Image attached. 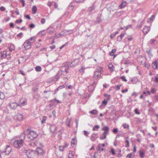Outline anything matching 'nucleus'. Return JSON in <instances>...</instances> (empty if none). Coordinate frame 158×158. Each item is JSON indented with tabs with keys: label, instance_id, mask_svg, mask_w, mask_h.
<instances>
[{
	"label": "nucleus",
	"instance_id": "f257e3e1",
	"mask_svg": "<svg viewBox=\"0 0 158 158\" xmlns=\"http://www.w3.org/2000/svg\"><path fill=\"white\" fill-rule=\"evenodd\" d=\"M73 63L74 62L65 63L62 66L61 69L59 70L57 73L54 77L56 79V80L58 81L60 76L64 75L68 73L69 68L74 66L76 65L73 64Z\"/></svg>",
	"mask_w": 158,
	"mask_h": 158
},
{
	"label": "nucleus",
	"instance_id": "f03ea898",
	"mask_svg": "<svg viewBox=\"0 0 158 158\" xmlns=\"http://www.w3.org/2000/svg\"><path fill=\"white\" fill-rule=\"evenodd\" d=\"M25 134L23 133L20 135L15 137L13 139V145L16 148L19 149L23 145L25 140Z\"/></svg>",
	"mask_w": 158,
	"mask_h": 158
},
{
	"label": "nucleus",
	"instance_id": "7ed1b4c3",
	"mask_svg": "<svg viewBox=\"0 0 158 158\" xmlns=\"http://www.w3.org/2000/svg\"><path fill=\"white\" fill-rule=\"evenodd\" d=\"M102 71V68L100 67H97L96 70L94 73L93 75L94 78L95 79H97L100 77Z\"/></svg>",
	"mask_w": 158,
	"mask_h": 158
},
{
	"label": "nucleus",
	"instance_id": "20e7f679",
	"mask_svg": "<svg viewBox=\"0 0 158 158\" xmlns=\"http://www.w3.org/2000/svg\"><path fill=\"white\" fill-rule=\"evenodd\" d=\"M38 134L35 131H31L27 135V137L32 140L37 138Z\"/></svg>",
	"mask_w": 158,
	"mask_h": 158
},
{
	"label": "nucleus",
	"instance_id": "39448f33",
	"mask_svg": "<svg viewBox=\"0 0 158 158\" xmlns=\"http://www.w3.org/2000/svg\"><path fill=\"white\" fill-rule=\"evenodd\" d=\"M23 152L25 154L26 156L28 157L32 156L34 153V152L30 149H28L27 148H25L22 149Z\"/></svg>",
	"mask_w": 158,
	"mask_h": 158
},
{
	"label": "nucleus",
	"instance_id": "423d86ee",
	"mask_svg": "<svg viewBox=\"0 0 158 158\" xmlns=\"http://www.w3.org/2000/svg\"><path fill=\"white\" fill-rule=\"evenodd\" d=\"M11 150V148L9 146H6V148L5 150L4 151L2 152V156H5V155H8Z\"/></svg>",
	"mask_w": 158,
	"mask_h": 158
},
{
	"label": "nucleus",
	"instance_id": "0eeeda50",
	"mask_svg": "<svg viewBox=\"0 0 158 158\" xmlns=\"http://www.w3.org/2000/svg\"><path fill=\"white\" fill-rule=\"evenodd\" d=\"M102 130L104 131V132L102 133V135H104V136L103 138H101V139H105L106 138L107 135L108 134V132L109 131V127L107 126H105L102 128Z\"/></svg>",
	"mask_w": 158,
	"mask_h": 158
},
{
	"label": "nucleus",
	"instance_id": "6e6552de",
	"mask_svg": "<svg viewBox=\"0 0 158 158\" xmlns=\"http://www.w3.org/2000/svg\"><path fill=\"white\" fill-rule=\"evenodd\" d=\"M23 46L26 49H28L31 47V42L27 40H26L23 44Z\"/></svg>",
	"mask_w": 158,
	"mask_h": 158
},
{
	"label": "nucleus",
	"instance_id": "1a4fd4ad",
	"mask_svg": "<svg viewBox=\"0 0 158 158\" xmlns=\"http://www.w3.org/2000/svg\"><path fill=\"white\" fill-rule=\"evenodd\" d=\"M50 102L51 103V104H49L48 106L49 107H52V106L56 105V104L61 103V101L56 99L51 100Z\"/></svg>",
	"mask_w": 158,
	"mask_h": 158
},
{
	"label": "nucleus",
	"instance_id": "9d476101",
	"mask_svg": "<svg viewBox=\"0 0 158 158\" xmlns=\"http://www.w3.org/2000/svg\"><path fill=\"white\" fill-rule=\"evenodd\" d=\"M9 106L11 109L15 110L19 106V104L15 102H10L9 104Z\"/></svg>",
	"mask_w": 158,
	"mask_h": 158
},
{
	"label": "nucleus",
	"instance_id": "9b49d317",
	"mask_svg": "<svg viewBox=\"0 0 158 158\" xmlns=\"http://www.w3.org/2000/svg\"><path fill=\"white\" fill-rule=\"evenodd\" d=\"M19 106H24L27 104V101L24 98H22L19 102Z\"/></svg>",
	"mask_w": 158,
	"mask_h": 158
},
{
	"label": "nucleus",
	"instance_id": "f8f14e48",
	"mask_svg": "<svg viewBox=\"0 0 158 158\" xmlns=\"http://www.w3.org/2000/svg\"><path fill=\"white\" fill-rule=\"evenodd\" d=\"M57 129L56 127L54 125H50V130L52 133L55 134Z\"/></svg>",
	"mask_w": 158,
	"mask_h": 158
},
{
	"label": "nucleus",
	"instance_id": "ddd939ff",
	"mask_svg": "<svg viewBox=\"0 0 158 158\" xmlns=\"http://www.w3.org/2000/svg\"><path fill=\"white\" fill-rule=\"evenodd\" d=\"M152 67L153 69L158 70V60H156L152 63Z\"/></svg>",
	"mask_w": 158,
	"mask_h": 158
},
{
	"label": "nucleus",
	"instance_id": "4468645a",
	"mask_svg": "<svg viewBox=\"0 0 158 158\" xmlns=\"http://www.w3.org/2000/svg\"><path fill=\"white\" fill-rule=\"evenodd\" d=\"M36 152L37 153L40 155H43L45 153V151L40 147L36 148Z\"/></svg>",
	"mask_w": 158,
	"mask_h": 158
},
{
	"label": "nucleus",
	"instance_id": "2eb2a0df",
	"mask_svg": "<svg viewBox=\"0 0 158 158\" xmlns=\"http://www.w3.org/2000/svg\"><path fill=\"white\" fill-rule=\"evenodd\" d=\"M6 51H4L3 52H0V59L2 60L3 58H5L6 57Z\"/></svg>",
	"mask_w": 158,
	"mask_h": 158
},
{
	"label": "nucleus",
	"instance_id": "dca6fc26",
	"mask_svg": "<svg viewBox=\"0 0 158 158\" xmlns=\"http://www.w3.org/2000/svg\"><path fill=\"white\" fill-rule=\"evenodd\" d=\"M97 135V133H93L91 135L90 138L91 140L93 141H95L98 137Z\"/></svg>",
	"mask_w": 158,
	"mask_h": 158
},
{
	"label": "nucleus",
	"instance_id": "f3484780",
	"mask_svg": "<svg viewBox=\"0 0 158 158\" xmlns=\"http://www.w3.org/2000/svg\"><path fill=\"white\" fill-rule=\"evenodd\" d=\"M69 144L67 143H65L64 145L60 146H59V150L61 151H63L64 149L68 147Z\"/></svg>",
	"mask_w": 158,
	"mask_h": 158
},
{
	"label": "nucleus",
	"instance_id": "a211bd4d",
	"mask_svg": "<svg viewBox=\"0 0 158 158\" xmlns=\"http://www.w3.org/2000/svg\"><path fill=\"white\" fill-rule=\"evenodd\" d=\"M69 34L67 30H64L63 31L61 32L59 34L60 36H64Z\"/></svg>",
	"mask_w": 158,
	"mask_h": 158
},
{
	"label": "nucleus",
	"instance_id": "6ab92c4d",
	"mask_svg": "<svg viewBox=\"0 0 158 158\" xmlns=\"http://www.w3.org/2000/svg\"><path fill=\"white\" fill-rule=\"evenodd\" d=\"M55 31V28L52 27H49L47 29V32L49 34H52Z\"/></svg>",
	"mask_w": 158,
	"mask_h": 158
},
{
	"label": "nucleus",
	"instance_id": "aec40b11",
	"mask_svg": "<svg viewBox=\"0 0 158 158\" xmlns=\"http://www.w3.org/2000/svg\"><path fill=\"white\" fill-rule=\"evenodd\" d=\"M150 30V28L149 27L145 26L143 28V31L144 34H147L149 31Z\"/></svg>",
	"mask_w": 158,
	"mask_h": 158
},
{
	"label": "nucleus",
	"instance_id": "412c9836",
	"mask_svg": "<svg viewBox=\"0 0 158 158\" xmlns=\"http://www.w3.org/2000/svg\"><path fill=\"white\" fill-rule=\"evenodd\" d=\"M125 34V32H123L121 33L120 35L118 37L117 40L119 41H121L122 38H123L124 37V35Z\"/></svg>",
	"mask_w": 158,
	"mask_h": 158
},
{
	"label": "nucleus",
	"instance_id": "4be33fe9",
	"mask_svg": "<svg viewBox=\"0 0 158 158\" xmlns=\"http://www.w3.org/2000/svg\"><path fill=\"white\" fill-rule=\"evenodd\" d=\"M16 117L17 120L20 121H22L23 119V116L21 114H17L16 115Z\"/></svg>",
	"mask_w": 158,
	"mask_h": 158
},
{
	"label": "nucleus",
	"instance_id": "5701e85b",
	"mask_svg": "<svg viewBox=\"0 0 158 158\" xmlns=\"http://www.w3.org/2000/svg\"><path fill=\"white\" fill-rule=\"evenodd\" d=\"M127 5L126 2V1H124L123 0L121 4L119 5L120 8L122 9L126 6Z\"/></svg>",
	"mask_w": 158,
	"mask_h": 158
},
{
	"label": "nucleus",
	"instance_id": "b1692460",
	"mask_svg": "<svg viewBox=\"0 0 158 158\" xmlns=\"http://www.w3.org/2000/svg\"><path fill=\"white\" fill-rule=\"evenodd\" d=\"M77 140L76 138H72V139L71 145L72 146H74L76 144Z\"/></svg>",
	"mask_w": 158,
	"mask_h": 158
},
{
	"label": "nucleus",
	"instance_id": "393cba45",
	"mask_svg": "<svg viewBox=\"0 0 158 158\" xmlns=\"http://www.w3.org/2000/svg\"><path fill=\"white\" fill-rule=\"evenodd\" d=\"M101 15H100L97 18L96 21V23H100L102 21V20L101 19Z\"/></svg>",
	"mask_w": 158,
	"mask_h": 158
},
{
	"label": "nucleus",
	"instance_id": "a878e982",
	"mask_svg": "<svg viewBox=\"0 0 158 158\" xmlns=\"http://www.w3.org/2000/svg\"><path fill=\"white\" fill-rule=\"evenodd\" d=\"M134 156V154L133 153H131L128 154L126 156L127 158H133Z\"/></svg>",
	"mask_w": 158,
	"mask_h": 158
},
{
	"label": "nucleus",
	"instance_id": "bb28decb",
	"mask_svg": "<svg viewBox=\"0 0 158 158\" xmlns=\"http://www.w3.org/2000/svg\"><path fill=\"white\" fill-rule=\"evenodd\" d=\"M108 68L111 71H113L114 70V67L112 64H110L109 65Z\"/></svg>",
	"mask_w": 158,
	"mask_h": 158
},
{
	"label": "nucleus",
	"instance_id": "cd10ccee",
	"mask_svg": "<svg viewBox=\"0 0 158 158\" xmlns=\"http://www.w3.org/2000/svg\"><path fill=\"white\" fill-rule=\"evenodd\" d=\"M156 41V40L155 39H151L148 42V44H154L155 42Z\"/></svg>",
	"mask_w": 158,
	"mask_h": 158
},
{
	"label": "nucleus",
	"instance_id": "c85d7f7f",
	"mask_svg": "<svg viewBox=\"0 0 158 158\" xmlns=\"http://www.w3.org/2000/svg\"><path fill=\"white\" fill-rule=\"evenodd\" d=\"M37 10V8L35 6H33L32 8V12L33 14H35Z\"/></svg>",
	"mask_w": 158,
	"mask_h": 158
},
{
	"label": "nucleus",
	"instance_id": "c756f323",
	"mask_svg": "<svg viewBox=\"0 0 158 158\" xmlns=\"http://www.w3.org/2000/svg\"><path fill=\"white\" fill-rule=\"evenodd\" d=\"M138 80L137 77H133L131 79V81L133 84H135L137 81Z\"/></svg>",
	"mask_w": 158,
	"mask_h": 158
},
{
	"label": "nucleus",
	"instance_id": "7c9ffc66",
	"mask_svg": "<svg viewBox=\"0 0 158 158\" xmlns=\"http://www.w3.org/2000/svg\"><path fill=\"white\" fill-rule=\"evenodd\" d=\"M100 126L98 125H95V126H94L92 130L94 131H97L98 130V129L100 128Z\"/></svg>",
	"mask_w": 158,
	"mask_h": 158
},
{
	"label": "nucleus",
	"instance_id": "2f4dec72",
	"mask_svg": "<svg viewBox=\"0 0 158 158\" xmlns=\"http://www.w3.org/2000/svg\"><path fill=\"white\" fill-rule=\"evenodd\" d=\"M122 126L124 129H129V125L128 124L124 123L123 124Z\"/></svg>",
	"mask_w": 158,
	"mask_h": 158
},
{
	"label": "nucleus",
	"instance_id": "473e14b6",
	"mask_svg": "<svg viewBox=\"0 0 158 158\" xmlns=\"http://www.w3.org/2000/svg\"><path fill=\"white\" fill-rule=\"evenodd\" d=\"M47 120V117L45 116L42 117V119L41 121V123L42 124L45 123Z\"/></svg>",
	"mask_w": 158,
	"mask_h": 158
},
{
	"label": "nucleus",
	"instance_id": "72a5a7b5",
	"mask_svg": "<svg viewBox=\"0 0 158 158\" xmlns=\"http://www.w3.org/2000/svg\"><path fill=\"white\" fill-rule=\"evenodd\" d=\"M86 68H85L84 66H82L81 68L79 69V71L81 73H84V70L86 69Z\"/></svg>",
	"mask_w": 158,
	"mask_h": 158
},
{
	"label": "nucleus",
	"instance_id": "f704fd0d",
	"mask_svg": "<svg viewBox=\"0 0 158 158\" xmlns=\"http://www.w3.org/2000/svg\"><path fill=\"white\" fill-rule=\"evenodd\" d=\"M139 154L141 158H143L144 157L145 153L142 151H140L139 152Z\"/></svg>",
	"mask_w": 158,
	"mask_h": 158
},
{
	"label": "nucleus",
	"instance_id": "c9c22d12",
	"mask_svg": "<svg viewBox=\"0 0 158 158\" xmlns=\"http://www.w3.org/2000/svg\"><path fill=\"white\" fill-rule=\"evenodd\" d=\"M36 40L35 37V36H33L30 39H28V40L29 41L31 42V43L33 42Z\"/></svg>",
	"mask_w": 158,
	"mask_h": 158
},
{
	"label": "nucleus",
	"instance_id": "e433bc0d",
	"mask_svg": "<svg viewBox=\"0 0 158 158\" xmlns=\"http://www.w3.org/2000/svg\"><path fill=\"white\" fill-rule=\"evenodd\" d=\"M5 95L2 92H0V99L2 100H3L5 98Z\"/></svg>",
	"mask_w": 158,
	"mask_h": 158
},
{
	"label": "nucleus",
	"instance_id": "4c0bfd02",
	"mask_svg": "<svg viewBox=\"0 0 158 158\" xmlns=\"http://www.w3.org/2000/svg\"><path fill=\"white\" fill-rule=\"evenodd\" d=\"M71 119L69 118H68L67 119L66 124L67 125V126L69 127H70V123L71 121Z\"/></svg>",
	"mask_w": 158,
	"mask_h": 158
},
{
	"label": "nucleus",
	"instance_id": "58836bf2",
	"mask_svg": "<svg viewBox=\"0 0 158 158\" xmlns=\"http://www.w3.org/2000/svg\"><path fill=\"white\" fill-rule=\"evenodd\" d=\"M35 70L37 72H40L41 71L42 69L40 66H38L35 68Z\"/></svg>",
	"mask_w": 158,
	"mask_h": 158
},
{
	"label": "nucleus",
	"instance_id": "ea45409f",
	"mask_svg": "<svg viewBox=\"0 0 158 158\" xmlns=\"http://www.w3.org/2000/svg\"><path fill=\"white\" fill-rule=\"evenodd\" d=\"M118 33V31H116L115 32L111 34L110 35V38H113L114 37L115 35Z\"/></svg>",
	"mask_w": 158,
	"mask_h": 158
},
{
	"label": "nucleus",
	"instance_id": "a19ab883",
	"mask_svg": "<svg viewBox=\"0 0 158 158\" xmlns=\"http://www.w3.org/2000/svg\"><path fill=\"white\" fill-rule=\"evenodd\" d=\"M116 50L114 49H113L112 50L111 52H109V54L111 56H113L114 55V53L116 52Z\"/></svg>",
	"mask_w": 158,
	"mask_h": 158
},
{
	"label": "nucleus",
	"instance_id": "79ce46f5",
	"mask_svg": "<svg viewBox=\"0 0 158 158\" xmlns=\"http://www.w3.org/2000/svg\"><path fill=\"white\" fill-rule=\"evenodd\" d=\"M96 81H94L91 84V85L89 86V88L90 87H93V89H94V86L95 85H96Z\"/></svg>",
	"mask_w": 158,
	"mask_h": 158
},
{
	"label": "nucleus",
	"instance_id": "37998d69",
	"mask_svg": "<svg viewBox=\"0 0 158 158\" xmlns=\"http://www.w3.org/2000/svg\"><path fill=\"white\" fill-rule=\"evenodd\" d=\"M151 92L152 93L154 94L156 93V89L155 88H151Z\"/></svg>",
	"mask_w": 158,
	"mask_h": 158
},
{
	"label": "nucleus",
	"instance_id": "c03bdc74",
	"mask_svg": "<svg viewBox=\"0 0 158 158\" xmlns=\"http://www.w3.org/2000/svg\"><path fill=\"white\" fill-rule=\"evenodd\" d=\"M38 34L39 35H40L41 36H43L45 35V34L44 33V31L42 30V31H40L38 33Z\"/></svg>",
	"mask_w": 158,
	"mask_h": 158
},
{
	"label": "nucleus",
	"instance_id": "a18cd8bd",
	"mask_svg": "<svg viewBox=\"0 0 158 158\" xmlns=\"http://www.w3.org/2000/svg\"><path fill=\"white\" fill-rule=\"evenodd\" d=\"M90 112L91 114H97V111L95 110L91 111Z\"/></svg>",
	"mask_w": 158,
	"mask_h": 158
},
{
	"label": "nucleus",
	"instance_id": "49530a36",
	"mask_svg": "<svg viewBox=\"0 0 158 158\" xmlns=\"http://www.w3.org/2000/svg\"><path fill=\"white\" fill-rule=\"evenodd\" d=\"M95 7L94 6H92L89 7L88 9L89 11L90 12H92V10L94 9Z\"/></svg>",
	"mask_w": 158,
	"mask_h": 158
},
{
	"label": "nucleus",
	"instance_id": "de8ad7c7",
	"mask_svg": "<svg viewBox=\"0 0 158 158\" xmlns=\"http://www.w3.org/2000/svg\"><path fill=\"white\" fill-rule=\"evenodd\" d=\"M73 154L71 151H70L69 154V158H73Z\"/></svg>",
	"mask_w": 158,
	"mask_h": 158
},
{
	"label": "nucleus",
	"instance_id": "09e8293b",
	"mask_svg": "<svg viewBox=\"0 0 158 158\" xmlns=\"http://www.w3.org/2000/svg\"><path fill=\"white\" fill-rule=\"evenodd\" d=\"M146 52L148 53V55L149 57L151 58L152 56V54H151V50H147L146 51Z\"/></svg>",
	"mask_w": 158,
	"mask_h": 158
},
{
	"label": "nucleus",
	"instance_id": "8fccbe9b",
	"mask_svg": "<svg viewBox=\"0 0 158 158\" xmlns=\"http://www.w3.org/2000/svg\"><path fill=\"white\" fill-rule=\"evenodd\" d=\"M58 23L56 27L58 29H60V28H61L62 26L61 23L60 22H58Z\"/></svg>",
	"mask_w": 158,
	"mask_h": 158
},
{
	"label": "nucleus",
	"instance_id": "3c124183",
	"mask_svg": "<svg viewBox=\"0 0 158 158\" xmlns=\"http://www.w3.org/2000/svg\"><path fill=\"white\" fill-rule=\"evenodd\" d=\"M15 47L13 45H11L9 47V50L11 51H12L13 50H14Z\"/></svg>",
	"mask_w": 158,
	"mask_h": 158
},
{
	"label": "nucleus",
	"instance_id": "603ef678",
	"mask_svg": "<svg viewBox=\"0 0 158 158\" xmlns=\"http://www.w3.org/2000/svg\"><path fill=\"white\" fill-rule=\"evenodd\" d=\"M134 112L136 114H139L140 113L138 108L135 109L134 110Z\"/></svg>",
	"mask_w": 158,
	"mask_h": 158
},
{
	"label": "nucleus",
	"instance_id": "864d4df0",
	"mask_svg": "<svg viewBox=\"0 0 158 158\" xmlns=\"http://www.w3.org/2000/svg\"><path fill=\"white\" fill-rule=\"evenodd\" d=\"M54 2H48L47 3L48 6L51 8V6L53 5Z\"/></svg>",
	"mask_w": 158,
	"mask_h": 158
},
{
	"label": "nucleus",
	"instance_id": "5fc2aeb1",
	"mask_svg": "<svg viewBox=\"0 0 158 158\" xmlns=\"http://www.w3.org/2000/svg\"><path fill=\"white\" fill-rule=\"evenodd\" d=\"M118 131V130L117 128H114L112 131L113 132L114 134H116Z\"/></svg>",
	"mask_w": 158,
	"mask_h": 158
},
{
	"label": "nucleus",
	"instance_id": "6e6d98bb",
	"mask_svg": "<svg viewBox=\"0 0 158 158\" xmlns=\"http://www.w3.org/2000/svg\"><path fill=\"white\" fill-rule=\"evenodd\" d=\"M108 100H104L102 102V105H104L105 106L106 105L107 103Z\"/></svg>",
	"mask_w": 158,
	"mask_h": 158
},
{
	"label": "nucleus",
	"instance_id": "4d7b16f0",
	"mask_svg": "<svg viewBox=\"0 0 158 158\" xmlns=\"http://www.w3.org/2000/svg\"><path fill=\"white\" fill-rule=\"evenodd\" d=\"M125 142L126 143V144L125 146L127 148L129 146V141L128 140H126L125 141Z\"/></svg>",
	"mask_w": 158,
	"mask_h": 158
},
{
	"label": "nucleus",
	"instance_id": "13d9d810",
	"mask_svg": "<svg viewBox=\"0 0 158 158\" xmlns=\"http://www.w3.org/2000/svg\"><path fill=\"white\" fill-rule=\"evenodd\" d=\"M83 132H84V135L86 136L87 137H88V135L89 134V133L88 132L86 131H84Z\"/></svg>",
	"mask_w": 158,
	"mask_h": 158
},
{
	"label": "nucleus",
	"instance_id": "bf43d9fd",
	"mask_svg": "<svg viewBox=\"0 0 158 158\" xmlns=\"http://www.w3.org/2000/svg\"><path fill=\"white\" fill-rule=\"evenodd\" d=\"M45 19L44 18H42L41 19V23L42 24H44L45 23Z\"/></svg>",
	"mask_w": 158,
	"mask_h": 158
},
{
	"label": "nucleus",
	"instance_id": "052dcab7",
	"mask_svg": "<svg viewBox=\"0 0 158 158\" xmlns=\"http://www.w3.org/2000/svg\"><path fill=\"white\" fill-rule=\"evenodd\" d=\"M132 27V25H128L126 26L125 27V30H127L129 28H131Z\"/></svg>",
	"mask_w": 158,
	"mask_h": 158
},
{
	"label": "nucleus",
	"instance_id": "680f3d73",
	"mask_svg": "<svg viewBox=\"0 0 158 158\" xmlns=\"http://www.w3.org/2000/svg\"><path fill=\"white\" fill-rule=\"evenodd\" d=\"M23 34L22 32H20L17 35V37L21 38Z\"/></svg>",
	"mask_w": 158,
	"mask_h": 158
},
{
	"label": "nucleus",
	"instance_id": "e2e57ef3",
	"mask_svg": "<svg viewBox=\"0 0 158 158\" xmlns=\"http://www.w3.org/2000/svg\"><path fill=\"white\" fill-rule=\"evenodd\" d=\"M22 22V19H21L20 20L17 19L15 21V23H21Z\"/></svg>",
	"mask_w": 158,
	"mask_h": 158
},
{
	"label": "nucleus",
	"instance_id": "0e129e2a",
	"mask_svg": "<svg viewBox=\"0 0 158 158\" xmlns=\"http://www.w3.org/2000/svg\"><path fill=\"white\" fill-rule=\"evenodd\" d=\"M121 79L122 80H123L125 82L127 81V80L125 79V76H122V77H121Z\"/></svg>",
	"mask_w": 158,
	"mask_h": 158
},
{
	"label": "nucleus",
	"instance_id": "69168bd1",
	"mask_svg": "<svg viewBox=\"0 0 158 158\" xmlns=\"http://www.w3.org/2000/svg\"><path fill=\"white\" fill-rule=\"evenodd\" d=\"M111 152L112 154L113 155H114L115 154V152L114 151V148H112L111 150Z\"/></svg>",
	"mask_w": 158,
	"mask_h": 158
},
{
	"label": "nucleus",
	"instance_id": "338daca9",
	"mask_svg": "<svg viewBox=\"0 0 158 158\" xmlns=\"http://www.w3.org/2000/svg\"><path fill=\"white\" fill-rule=\"evenodd\" d=\"M68 33H69V34H70L72 33L73 32V30H67Z\"/></svg>",
	"mask_w": 158,
	"mask_h": 158
},
{
	"label": "nucleus",
	"instance_id": "774afa93",
	"mask_svg": "<svg viewBox=\"0 0 158 158\" xmlns=\"http://www.w3.org/2000/svg\"><path fill=\"white\" fill-rule=\"evenodd\" d=\"M101 144H98V147H97V150L98 151H100L101 150Z\"/></svg>",
	"mask_w": 158,
	"mask_h": 158
}]
</instances>
